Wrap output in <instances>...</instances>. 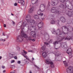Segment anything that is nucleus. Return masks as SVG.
<instances>
[{"instance_id":"obj_1","label":"nucleus","mask_w":73,"mask_h":73,"mask_svg":"<svg viewBox=\"0 0 73 73\" xmlns=\"http://www.w3.org/2000/svg\"><path fill=\"white\" fill-rule=\"evenodd\" d=\"M25 19L27 21V22L29 23V24L30 25L27 23L26 21L24 22L23 23V21H21L19 23V24H21V26L19 27L17 29V31L20 30L21 28V27H22V28L21 30V35H19L17 37V39H16V41L17 42H22L23 41V40L24 38H25L27 39V35L25 34L24 32V27H28V29H29L31 31L32 29V28H34V29H36V26H31V25H34L35 24V21L33 19H32L31 18V16L30 15H27L25 17ZM23 23V24H22Z\"/></svg>"},{"instance_id":"obj_2","label":"nucleus","mask_w":73,"mask_h":73,"mask_svg":"<svg viewBox=\"0 0 73 73\" xmlns=\"http://www.w3.org/2000/svg\"><path fill=\"white\" fill-rule=\"evenodd\" d=\"M52 31H51V32L52 34H56L57 35L56 38L57 41H55L53 42V44L54 45H56V44H58V42H61L62 41L64 38V33H63L62 32L60 33V29H58L57 31H55L54 29L53 28L52 29Z\"/></svg>"},{"instance_id":"obj_3","label":"nucleus","mask_w":73,"mask_h":73,"mask_svg":"<svg viewBox=\"0 0 73 73\" xmlns=\"http://www.w3.org/2000/svg\"><path fill=\"white\" fill-rule=\"evenodd\" d=\"M45 7V5L44 4H41L40 7V8L41 9L38 11L37 12V14L39 15H40V16H43V13H41V12H43L44 11Z\"/></svg>"},{"instance_id":"obj_4","label":"nucleus","mask_w":73,"mask_h":73,"mask_svg":"<svg viewBox=\"0 0 73 73\" xmlns=\"http://www.w3.org/2000/svg\"><path fill=\"white\" fill-rule=\"evenodd\" d=\"M46 62L47 64H50V67L52 68H53L54 67L53 63L52 62H50V60L49 59H47L46 60Z\"/></svg>"},{"instance_id":"obj_5","label":"nucleus","mask_w":73,"mask_h":73,"mask_svg":"<svg viewBox=\"0 0 73 73\" xmlns=\"http://www.w3.org/2000/svg\"><path fill=\"white\" fill-rule=\"evenodd\" d=\"M56 9H57V8L56 7L52 8L51 9V12L54 13L60 14L61 13L58 10V9L56 10Z\"/></svg>"},{"instance_id":"obj_6","label":"nucleus","mask_w":73,"mask_h":73,"mask_svg":"<svg viewBox=\"0 0 73 73\" xmlns=\"http://www.w3.org/2000/svg\"><path fill=\"white\" fill-rule=\"evenodd\" d=\"M66 72L67 73H73V67L70 66L66 70Z\"/></svg>"},{"instance_id":"obj_7","label":"nucleus","mask_w":73,"mask_h":73,"mask_svg":"<svg viewBox=\"0 0 73 73\" xmlns=\"http://www.w3.org/2000/svg\"><path fill=\"white\" fill-rule=\"evenodd\" d=\"M66 52L68 54H69L70 58L72 57V49L71 48H70L67 50Z\"/></svg>"},{"instance_id":"obj_8","label":"nucleus","mask_w":73,"mask_h":73,"mask_svg":"<svg viewBox=\"0 0 73 73\" xmlns=\"http://www.w3.org/2000/svg\"><path fill=\"white\" fill-rule=\"evenodd\" d=\"M42 27H43V24H42V22H41L39 23L38 25V30H41L42 28Z\"/></svg>"},{"instance_id":"obj_9","label":"nucleus","mask_w":73,"mask_h":73,"mask_svg":"<svg viewBox=\"0 0 73 73\" xmlns=\"http://www.w3.org/2000/svg\"><path fill=\"white\" fill-rule=\"evenodd\" d=\"M59 22H60V21L59 20L57 21L53 20L51 21V22H50V24H59Z\"/></svg>"},{"instance_id":"obj_10","label":"nucleus","mask_w":73,"mask_h":73,"mask_svg":"<svg viewBox=\"0 0 73 73\" xmlns=\"http://www.w3.org/2000/svg\"><path fill=\"white\" fill-rule=\"evenodd\" d=\"M30 35H32V36L34 37V38H35L36 35V33L35 31H33L30 33Z\"/></svg>"},{"instance_id":"obj_11","label":"nucleus","mask_w":73,"mask_h":73,"mask_svg":"<svg viewBox=\"0 0 73 73\" xmlns=\"http://www.w3.org/2000/svg\"><path fill=\"white\" fill-rule=\"evenodd\" d=\"M34 17L35 19H39V20H40L41 21H42V20H43V19H44L43 18H39L38 17V16L37 15H34Z\"/></svg>"},{"instance_id":"obj_12","label":"nucleus","mask_w":73,"mask_h":73,"mask_svg":"<svg viewBox=\"0 0 73 73\" xmlns=\"http://www.w3.org/2000/svg\"><path fill=\"white\" fill-rule=\"evenodd\" d=\"M26 40H31L33 41H35V39H32V36H27V37L26 38Z\"/></svg>"},{"instance_id":"obj_13","label":"nucleus","mask_w":73,"mask_h":73,"mask_svg":"<svg viewBox=\"0 0 73 73\" xmlns=\"http://www.w3.org/2000/svg\"><path fill=\"white\" fill-rule=\"evenodd\" d=\"M17 1H19L18 3H21V5H24V4H25V2L24 1V0H16Z\"/></svg>"},{"instance_id":"obj_14","label":"nucleus","mask_w":73,"mask_h":73,"mask_svg":"<svg viewBox=\"0 0 73 73\" xmlns=\"http://www.w3.org/2000/svg\"><path fill=\"white\" fill-rule=\"evenodd\" d=\"M71 36H67L65 40H70V39H73V35H71Z\"/></svg>"},{"instance_id":"obj_15","label":"nucleus","mask_w":73,"mask_h":73,"mask_svg":"<svg viewBox=\"0 0 73 73\" xmlns=\"http://www.w3.org/2000/svg\"><path fill=\"white\" fill-rule=\"evenodd\" d=\"M60 2L61 3H61V5L59 6L62 9H64V5L63 4V3L64 2V0H62V1H61Z\"/></svg>"},{"instance_id":"obj_16","label":"nucleus","mask_w":73,"mask_h":73,"mask_svg":"<svg viewBox=\"0 0 73 73\" xmlns=\"http://www.w3.org/2000/svg\"><path fill=\"white\" fill-rule=\"evenodd\" d=\"M42 54V56L43 58H45L46 57V56H47V53L46 52H43Z\"/></svg>"},{"instance_id":"obj_17","label":"nucleus","mask_w":73,"mask_h":73,"mask_svg":"<svg viewBox=\"0 0 73 73\" xmlns=\"http://www.w3.org/2000/svg\"><path fill=\"white\" fill-rule=\"evenodd\" d=\"M31 3L33 4H37L38 3V0H31Z\"/></svg>"},{"instance_id":"obj_18","label":"nucleus","mask_w":73,"mask_h":73,"mask_svg":"<svg viewBox=\"0 0 73 73\" xmlns=\"http://www.w3.org/2000/svg\"><path fill=\"white\" fill-rule=\"evenodd\" d=\"M34 9V8L33 7H31L30 8V10L29 11V13H32L33 12Z\"/></svg>"},{"instance_id":"obj_19","label":"nucleus","mask_w":73,"mask_h":73,"mask_svg":"<svg viewBox=\"0 0 73 73\" xmlns=\"http://www.w3.org/2000/svg\"><path fill=\"white\" fill-rule=\"evenodd\" d=\"M61 54L60 52L57 51L56 52V54H55V55L56 57V56H60Z\"/></svg>"},{"instance_id":"obj_20","label":"nucleus","mask_w":73,"mask_h":73,"mask_svg":"<svg viewBox=\"0 0 73 73\" xmlns=\"http://www.w3.org/2000/svg\"><path fill=\"white\" fill-rule=\"evenodd\" d=\"M68 12V14H67L68 16H69V17H72V16H73V15L72 14V12L70 11V12Z\"/></svg>"},{"instance_id":"obj_21","label":"nucleus","mask_w":73,"mask_h":73,"mask_svg":"<svg viewBox=\"0 0 73 73\" xmlns=\"http://www.w3.org/2000/svg\"><path fill=\"white\" fill-rule=\"evenodd\" d=\"M14 54H12L11 53L9 54V57L10 58H12L14 57Z\"/></svg>"},{"instance_id":"obj_22","label":"nucleus","mask_w":73,"mask_h":73,"mask_svg":"<svg viewBox=\"0 0 73 73\" xmlns=\"http://www.w3.org/2000/svg\"><path fill=\"white\" fill-rule=\"evenodd\" d=\"M57 5V3H55L54 2H51V5H52V6H54L55 5Z\"/></svg>"},{"instance_id":"obj_23","label":"nucleus","mask_w":73,"mask_h":73,"mask_svg":"<svg viewBox=\"0 0 73 73\" xmlns=\"http://www.w3.org/2000/svg\"><path fill=\"white\" fill-rule=\"evenodd\" d=\"M60 20L62 22H63L64 21V17H62L60 18Z\"/></svg>"},{"instance_id":"obj_24","label":"nucleus","mask_w":73,"mask_h":73,"mask_svg":"<svg viewBox=\"0 0 73 73\" xmlns=\"http://www.w3.org/2000/svg\"><path fill=\"white\" fill-rule=\"evenodd\" d=\"M60 46L62 47V48H63V47H64V42H62L60 44Z\"/></svg>"},{"instance_id":"obj_25","label":"nucleus","mask_w":73,"mask_h":73,"mask_svg":"<svg viewBox=\"0 0 73 73\" xmlns=\"http://www.w3.org/2000/svg\"><path fill=\"white\" fill-rule=\"evenodd\" d=\"M44 36H46V37H49V35L47 33H45L44 34Z\"/></svg>"},{"instance_id":"obj_26","label":"nucleus","mask_w":73,"mask_h":73,"mask_svg":"<svg viewBox=\"0 0 73 73\" xmlns=\"http://www.w3.org/2000/svg\"><path fill=\"white\" fill-rule=\"evenodd\" d=\"M66 60L64 61V64L65 66H67L68 65V63H65L66 62Z\"/></svg>"},{"instance_id":"obj_27","label":"nucleus","mask_w":73,"mask_h":73,"mask_svg":"<svg viewBox=\"0 0 73 73\" xmlns=\"http://www.w3.org/2000/svg\"><path fill=\"white\" fill-rule=\"evenodd\" d=\"M50 17H52V18H51L52 19H54V15H50Z\"/></svg>"},{"instance_id":"obj_28","label":"nucleus","mask_w":73,"mask_h":73,"mask_svg":"<svg viewBox=\"0 0 73 73\" xmlns=\"http://www.w3.org/2000/svg\"><path fill=\"white\" fill-rule=\"evenodd\" d=\"M42 50H43V51H44V50H45V46H43L42 47Z\"/></svg>"},{"instance_id":"obj_29","label":"nucleus","mask_w":73,"mask_h":73,"mask_svg":"<svg viewBox=\"0 0 73 73\" xmlns=\"http://www.w3.org/2000/svg\"><path fill=\"white\" fill-rule=\"evenodd\" d=\"M53 41V40L52 39H51L49 42V43H52Z\"/></svg>"},{"instance_id":"obj_30","label":"nucleus","mask_w":73,"mask_h":73,"mask_svg":"<svg viewBox=\"0 0 73 73\" xmlns=\"http://www.w3.org/2000/svg\"><path fill=\"white\" fill-rule=\"evenodd\" d=\"M17 50H18L19 51H20V47L19 46H17Z\"/></svg>"},{"instance_id":"obj_31","label":"nucleus","mask_w":73,"mask_h":73,"mask_svg":"<svg viewBox=\"0 0 73 73\" xmlns=\"http://www.w3.org/2000/svg\"><path fill=\"white\" fill-rule=\"evenodd\" d=\"M44 45H49V43L48 42H44Z\"/></svg>"},{"instance_id":"obj_32","label":"nucleus","mask_w":73,"mask_h":73,"mask_svg":"<svg viewBox=\"0 0 73 73\" xmlns=\"http://www.w3.org/2000/svg\"><path fill=\"white\" fill-rule=\"evenodd\" d=\"M23 52L24 53H25V54H27V51H25L24 50H23Z\"/></svg>"},{"instance_id":"obj_33","label":"nucleus","mask_w":73,"mask_h":73,"mask_svg":"<svg viewBox=\"0 0 73 73\" xmlns=\"http://www.w3.org/2000/svg\"><path fill=\"white\" fill-rule=\"evenodd\" d=\"M15 60H12L11 61V63H13V62H15Z\"/></svg>"},{"instance_id":"obj_34","label":"nucleus","mask_w":73,"mask_h":73,"mask_svg":"<svg viewBox=\"0 0 73 73\" xmlns=\"http://www.w3.org/2000/svg\"><path fill=\"white\" fill-rule=\"evenodd\" d=\"M23 56L24 57H26V56H27L26 54H23Z\"/></svg>"},{"instance_id":"obj_35","label":"nucleus","mask_w":73,"mask_h":73,"mask_svg":"<svg viewBox=\"0 0 73 73\" xmlns=\"http://www.w3.org/2000/svg\"><path fill=\"white\" fill-rule=\"evenodd\" d=\"M5 41V40H4V39H0V41Z\"/></svg>"},{"instance_id":"obj_36","label":"nucleus","mask_w":73,"mask_h":73,"mask_svg":"<svg viewBox=\"0 0 73 73\" xmlns=\"http://www.w3.org/2000/svg\"><path fill=\"white\" fill-rule=\"evenodd\" d=\"M13 58H14V59H15L16 60L17 59V58L16 56H14Z\"/></svg>"},{"instance_id":"obj_37","label":"nucleus","mask_w":73,"mask_h":73,"mask_svg":"<svg viewBox=\"0 0 73 73\" xmlns=\"http://www.w3.org/2000/svg\"><path fill=\"white\" fill-rule=\"evenodd\" d=\"M14 6H17V3H14Z\"/></svg>"},{"instance_id":"obj_38","label":"nucleus","mask_w":73,"mask_h":73,"mask_svg":"<svg viewBox=\"0 0 73 73\" xmlns=\"http://www.w3.org/2000/svg\"><path fill=\"white\" fill-rule=\"evenodd\" d=\"M29 52H31V53H33V51L32 50L29 51Z\"/></svg>"},{"instance_id":"obj_39","label":"nucleus","mask_w":73,"mask_h":73,"mask_svg":"<svg viewBox=\"0 0 73 73\" xmlns=\"http://www.w3.org/2000/svg\"><path fill=\"white\" fill-rule=\"evenodd\" d=\"M2 68H3V69H5V66H2Z\"/></svg>"},{"instance_id":"obj_40","label":"nucleus","mask_w":73,"mask_h":73,"mask_svg":"<svg viewBox=\"0 0 73 73\" xmlns=\"http://www.w3.org/2000/svg\"><path fill=\"white\" fill-rule=\"evenodd\" d=\"M50 2H48V7H49V6H50Z\"/></svg>"},{"instance_id":"obj_41","label":"nucleus","mask_w":73,"mask_h":73,"mask_svg":"<svg viewBox=\"0 0 73 73\" xmlns=\"http://www.w3.org/2000/svg\"><path fill=\"white\" fill-rule=\"evenodd\" d=\"M35 67H36V68H37L38 69L39 68V67L36 66V65H35Z\"/></svg>"},{"instance_id":"obj_42","label":"nucleus","mask_w":73,"mask_h":73,"mask_svg":"<svg viewBox=\"0 0 73 73\" xmlns=\"http://www.w3.org/2000/svg\"><path fill=\"white\" fill-rule=\"evenodd\" d=\"M6 72V70H4L3 71V73H5Z\"/></svg>"},{"instance_id":"obj_43","label":"nucleus","mask_w":73,"mask_h":73,"mask_svg":"<svg viewBox=\"0 0 73 73\" xmlns=\"http://www.w3.org/2000/svg\"><path fill=\"white\" fill-rule=\"evenodd\" d=\"M4 26V27L5 28V27H6V25L4 24L3 25Z\"/></svg>"},{"instance_id":"obj_44","label":"nucleus","mask_w":73,"mask_h":73,"mask_svg":"<svg viewBox=\"0 0 73 73\" xmlns=\"http://www.w3.org/2000/svg\"><path fill=\"white\" fill-rule=\"evenodd\" d=\"M64 26H63V27H62V32H63V29H64Z\"/></svg>"},{"instance_id":"obj_45","label":"nucleus","mask_w":73,"mask_h":73,"mask_svg":"<svg viewBox=\"0 0 73 73\" xmlns=\"http://www.w3.org/2000/svg\"><path fill=\"white\" fill-rule=\"evenodd\" d=\"M18 64H20V63H21V62H20V61H19L18 62Z\"/></svg>"},{"instance_id":"obj_46","label":"nucleus","mask_w":73,"mask_h":73,"mask_svg":"<svg viewBox=\"0 0 73 73\" xmlns=\"http://www.w3.org/2000/svg\"><path fill=\"white\" fill-rule=\"evenodd\" d=\"M25 58L27 59V60H29V58H28V57H27V56H26V57H25Z\"/></svg>"},{"instance_id":"obj_47","label":"nucleus","mask_w":73,"mask_h":73,"mask_svg":"<svg viewBox=\"0 0 73 73\" xmlns=\"http://www.w3.org/2000/svg\"><path fill=\"white\" fill-rule=\"evenodd\" d=\"M3 36H5V35L4 33H3Z\"/></svg>"},{"instance_id":"obj_48","label":"nucleus","mask_w":73,"mask_h":73,"mask_svg":"<svg viewBox=\"0 0 73 73\" xmlns=\"http://www.w3.org/2000/svg\"><path fill=\"white\" fill-rule=\"evenodd\" d=\"M35 60V59L34 58H33L32 59V61H33V60Z\"/></svg>"},{"instance_id":"obj_49","label":"nucleus","mask_w":73,"mask_h":73,"mask_svg":"<svg viewBox=\"0 0 73 73\" xmlns=\"http://www.w3.org/2000/svg\"><path fill=\"white\" fill-rule=\"evenodd\" d=\"M12 23L13 24H15V22L14 21H12Z\"/></svg>"},{"instance_id":"obj_50","label":"nucleus","mask_w":73,"mask_h":73,"mask_svg":"<svg viewBox=\"0 0 73 73\" xmlns=\"http://www.w3.org/2000/svg\"><path fill=\"white\" fill-rule=\"evenodd\" d=\"M2 58V57L1 56H0V60H1Z\"/></svg>"},{"instance_id":"obj_51","label":"nucleus","mask_w":73,"mask_h":73,"mask_svg":"<svg viewBox=\"0 0 73 73\" xmlns=\"http://www.w3.org/2000/svg\"><path fill=\"white\" fill-rule=\"evenodd\" d=\"M64 27L65 29H66V28H67L66 26H64Z\"/></svg>"},{"instance_id":"obj_52","label":"nucleus","mask_w":73,"mask_h":73,"mask_svg":"<svg viewBox=\"0 0 73 73\" xmlns=\"http://www.w3.org/2000/svg\"><path fill=\"white\" fill-rule=\"evenodd\" d=\"M11 15H12V16H13L14 15H13V13H11Z\"/></svg>"},{"instance_id":"obj_53","label":"nucleus","mask_w":73,"mask_h":73,"mask_svg":"<svg viewBox=\"0 0 73 73\" xmlns=\"http://www.w3.org/2000/svg\"><path fill=\"white\" fill-rule=\"evenodd\" d=\"M30 73H32V71H30Z\"/></svg>"},{"instance_id":"obj_54","label":"nucleus","mask_w":73,"mask_h":73,"mask_svg":"<svg viewBox=\"0 0 73 73\" xmlns=\"http://www.w3.org/2000/svg\"><path fill=\"white\" fill-rule=\"evenodd\" d=\"M65 61H66V62H65V63H67L66 62H67V60H66Z\"/></svg>"},{"instance_id":"obj_55","label":"nucleus","mask_w":73,"mask_h":73,"mask_svg":"<svg viewBox=\"0 0 73 73\" xmlns=\"http://www.w3.org/2000/svg\"><path fill=\"white\" fill-rule=\"evenodd\" d=\"M28 62L27 64H28V61H26V62Z\"/></svg>"},{"instance_id":"obj_56","label":"nucleus","mask_w":73,"mask_h":73,"mask_svg":"<svg viewBox=\"0 0 73 73\" xmlns=\"http://www.w3.org/2000/svg\"><path fill=\"white\" fill-rule=\"evenodd\" d=\"M13 73V72H10V73Z\"/></svg>"},{"instance_id":"obj_57","label":"nucleus","mask_w":73,"mask_h":73,"mask_svg":"<svg viewBox=\"0 0 73 73\" xmlns=\"http://www.w3.org/2000/svg\"><path fill=\"white\" fill-rule=\"evenodd\" d=\"M66 46V45H64V46Z\"/></svg>"},{"instance_id":"obj_58","label":"nucleus","mask_w":73,"mask_h":73,"mask_svg":"<svg viewBox=\"0 0 73 73\" xmlns=\"http://www.w3.org/2000/svg\"><path fill=\"white\" fill-rule=\"evenodd\" d=\"M41 34H43V33H41Z\"/></svg>"},{"instance_id":"obj_59","label":"nucleus","mask_w":73,"mask_h":73,"mask_svg":"<svg viewBox=\"0 0 73 73\" xmlns=\"http://www.w3.org/2000/svg\"><path fill=\"white\" fill-rule=\"evenodd\" d=\"M63 62L64 63V61H63Z\"/></svg>"},{"instance_id":"obj_60","label":"nucleus","mask_w":73,"mask_h":73,"mask_svg":"<svg viewBox=\"0 0 73 73\" xmlns=\"http://www.w3.org/2000/svg\"><path fill=\"white\" fill-rule=\"evenodd\" d=\"M56 49H57V48H56Z\"/></svg>"},{"instance_id":"obj_61","label":"nucleus","mask_w":73,"mask_h":73,"mask_svg":"<svg viewBox=\"0 0 73 73\" xmlns=\"http://www.w3.org/2000/svg\"><path fill=\"white\" fill-rule=\"evenodd\" d=\"M70 10H72V9H70Z\"/></svg>"},{"instance_id":"obj_62","label":"nucleus","mask_w":73,"mask_h":73,"mask_svg":"<svg viewBox=\"0 0 73 73\" xmlns=\"http://www.w3.org/2000/svg\"><path fill=\"white\" fill-rule=\"evenodd\" d=\"M64 39H65V37H64Z\"/></svg>"},{"instance_id":"obj_63","label":"nucleus","mask_w":73,"mask_h":73,"mask_svg":"<svg viewBox=\"0 0 73 73\" xmlns=\"http://www.w3.org/2000/svg\"><path fill=\"white\" fill-rule=\"evenodd\" d=\"M12 66H13V65H12Z\"/></svg>"},{"instance_id":"obj_64","label":"nucleus","mask_w":73,"mask_h":73,"mask_svg":"<svg viewBox=\"0 0 73 73\" xmlns=\"http://www.w3.org/2000/svg\"><path fill=\"white\" fill-rule=\"evenodd\" d=\"M67 30H68V29H67Z\"/></svg>"}]
</instances>
